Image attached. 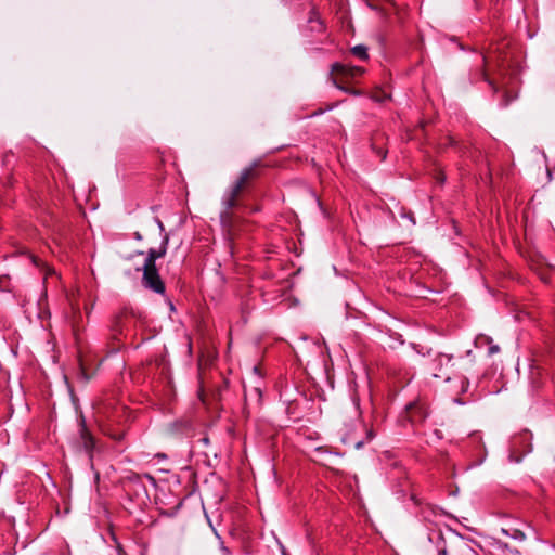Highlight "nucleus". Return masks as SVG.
<instances>
[{"label": "nucleus", "mask_w": 555, "mask_h": 555, "mask_svg": "<svg viewBox=\"0 0 555 555\" xmlns=\"http://www.w3.org/2000/svg\"><path fill=\"white\" fill-rule=\"evenodd\" d=\"M339 420L341 423L339 435L345 444H352L356 449H360L375 437L374 431L363 424L359 400L356 398L341 411Z\"/></svg>", "instance_id": "1"}, {"label": "nucleus", "mask_w": 555, "mask_h": 555, "mask_svg": "<svg viewBox=\"0 0 555 555\" xmlns=\"http://www.w3.org/2000/svg\"><path fill=\"white\" fill-rule=\"evenodd\" d=\"M262 166L260 159L254 160L249 166L245 167L235 182L224 192L222 196V210L220 211V221L224 228L232 224L231 210L236 207L237 198L241 193L246 190L250 183L260 176L259 168Z\"/></svg>", "instance_id": "2"}, {"label": "nucleus", "mask_w": 555, "mask_h": 555, "mask_svg": "<svg viewBox=\"0 0 555 555\" xmlns=\"http://www.w3.org/2000/svg\"><path fill=\"white\" fill-rule=\"evenodd\" d=\"M331 68H332L331 75L333 73H338L346 78H356L358 76H361L364 73V69L360 66H353V65H347V64H340V63H334ZM331 81L336 88L343 90L344 92L359 94V92L350 90L349 88H346V87L341 86L340 83H338V81L335 78H333L332 76H331Z\"/></svg>", "instance_id": "3"}, {"label": "nucleus", "mask_w": 555, "mask_h": 555, "mask_svg": "<svg viewBox=\"0 0 555 555\" xmlns=\"http://www.w3.org/2000/svg\"><path fill=\"white\" fill-rule=\"evenodd\" d=\"M452 356L446 353L437 354L429 364V371L435 378H443L446 382H450Z\"/></svg>", "instance_id": "4"}, {"label": "nucleus", "mask_w": 555, "mask_h": 555, "mask_svg": "<svg viewBox=\"0 0 555 555\" xmlns=\"http://www.w3.org/2000/svg\"><path fill=\"white\" fill-rule=\"evenodd\" d=\"M142 284L156 294H165V284L156 267H143Z\"/></svg>", "instance_id": "5"}, {"label": "nucleus", "mask_w": 555, "mask_h": 555, "mask_svg": "<svg viewBox=\"0 0 555 555\" xmlns=\"http://www.w3.org/2000/svg\"><path fill=\"white\" fill-rule=\"evenodd\" d=\"M427 415V408L420 401H414L406 405L405 417L412 425L421 424Z\"/></svg>", "instance_id": "6"}, {"label": "nucleus", "mask_w": 555, "mask_h": 555, "mask_svg": "<svg viewBox=\"0 0 555 555\" xmlns=\"http://www.w3.org/2000/svg\"><path fill=\"white\" fill-rule=\"evenodd\" d=\"M168 241V236H165L158 249H149L143 267H156V260L166 255Z\"/></svg>", "instance_id": "7"}, {"label": "nucleus", "mask_w": 555, "mask_h": 555, "mask_svg": "<svg viewBox=\"0 0 555 555\" xmlns=\"http://www.w3.org/2000/svg\"><path fill=\"white\" fill-rule=\"evenodd\" d=\"M80 438H81L85 451L87 453L91 454V452L94 449L95 442H94L93 436L88 430L83 418H81Z\"/></svg>", "instance_id": "8"}, {"label": "nucleus", "mask_w": 555, "mask_h": 555, "mask_svg": "<svg viewBox=\"0 0 555 555\" xmlns=\"http://www.w3.org/2000/svg\"><path fill=\"white\" fill-rule=\"evenodd\" d=\"M127 317V312L124 311L114 318L112 324V335L115 339H118L120 335H122V321Z\"/></svg>", "instance_id": "9"}, {"label": "nucleus", "mask_w": 555, "mask_h": 555, "mask_svg": "<svg viewBox=\"0 0 555 555\" xmlns=\"http://www.w3.org/2000/svg\"><path fill=\"white\" fill-rule=\"evenodd\" d=\"M351 53L362 60V61H365L369 59V54H367V48L364 46V44H357L354 46L352 49H351Z\"/></svg>", "instance_id": "10"}, {"label": "nucleus", "mask_w": 555, "mask_h": 555, "mask_svg": "<svg viewBox=\"0 0 555 555\" xmlns=\"http://www.w3.org/2000/svg\"><path fill=\"white\" fill-rule=\"evenodd\" d=\"M255 398L257 403L260 404L261 403V398H262V391H261V388L259 386H255L253 387L250 390H248L246 387H245V398Z\"/></svg>", "instance_id": "11"}, {"label": "nucleus", "mask_w": 555, "mask_h": 555, "mask_svg": "<svg viewBox=\"0 0 555 555\" xmlns=\"http://www.w3.org/2000/svg\"><path fill=\"white\" fill-rule=\"evenodd\" d=\"M478 340H485L486 343H488L490 346H489V349H488V354L489 356H493L495 353H498L500 351V347L498 345H493L492 344V338L491 337H488V336H481L478 338Z\"/></svg>", "instance_id": "12"}, {"label": "nucleus", "mask_w": 555, "mask_h": 555, "mask_svg": "<svg viewBox=\"0 0 555 555\" xmlns=\"http://www.w3.org/2000/svg\"><path fill=\"white\" fill-rule=\"evenodd\" d=\"M460 391L459 393H464L468 390L469 380L465 376H461L459 379Z\"/></svg>", "instance_id": "13"}, {"label": "nucleus", "mask_w": 555, "mask_h": 555, "mask_svg": "<svg viewBox=\"0 0 555 555\" xmlns=\"http://www.w3.org/2000/svg\"><path fill=\"white\" fill-rule=\"evenodd\" d=\"M217 537L219 538L220 540V552L222 555H232L231 551L229 547H227L223 543V541L221 540V538L217 534Z\"/></svg>", "instance_id": "14"}, {"label": "nucleus", "mask_w": 555, "mask_h": 555, "mask_svg": "<svg viewBox=\"0 0 555 555\" xmlns=\"http://www.w3.org/2000/svg\"><path fill=\"white\" fill-rule=\"evenodd\" d=\"M453 401H454L455 403H457V404H464V401H463V400H461V398H459V397H455V398L453 399Z\"/></svg>", "instance_id": "15"}, {"label": "nucleus", "mask_w": 555, "mask_h": 555, "mask_svg": "<svg viewBox=\"0 0 555 555\" xmlns=\"http://www.w3.org/2000/svg\"><path fill=\"white\" fill-rule=\"evenodd\" d=\"M485 79L489 82L490 86H492L493 90L496 91V88L493 86L492 81L488 80L486 74L483 73Z\"/></svg>", "instance_id": "16"}, {"label": "nucleus", "mask_w": 555, "mask_h": 555, "mask_svg": "<svg viewBox=\"0 0 555 555\" xmlns=\"http://www.w3.org/2000/svg\"><path fill=\"white\" fill-rule=\"evenodd\" d=\"M439 554H440V555H448V552H447V550L443 547V548H440V550H439Z\"/></svg>", "instance_id": "17"}, {"label": "nucleus", "mask_w": 555, "mask_h": 555, "mask_svg": "<svg viewBox=\"0 0 555 555\" xmlns=\"http://www.w3.org/2000/svg\"><path fill=\"white\" fill-rule=\"evenodd\" d=\"M54 273L53 269L48 268L47 275Z\"/></svg>", "instance_id": "18"}, {"label": "nucleus", "mask_w": 555, "mask_h": 555, "mask_svg": "<svg viewBox=\"0 0 555 555\" xmlns=\"http://www.w3.org/2000/svg\"><path fill=\"white\" fill-rule=\"evenodd\" d=\"M253 370H254V373H255V374H258V367H257V366H254V369H253Z\"/></svg>", "instance_id": "19"}, {"label": "nucleus", "mask_w": 555, "mask_h": 555, "mask_svg": "<svg viewBox=\"0 0 555 555\" xmlns=\"http://www.w3.org/2000/svg\"><path fill=\"white\" fill-rule=\"evenodd\" d=\"M541 280H543L544 282H546V278L544 275L541 276Z\"/></svg>", "instance_id": "20"}, {"label": "nucleus", "mask_w": 555, "mask_h": 555, "mask_svg": "<svg viewBox=\"0 0 555 555\" xmlns=\"http://www.w3.org/2000/svg\"><path fill=\"white\" fill-rule=\"evenodd\" d=\"M554 550H555V545H553Z\"/></svg>", "instance_id": "21"}]
</instances>
